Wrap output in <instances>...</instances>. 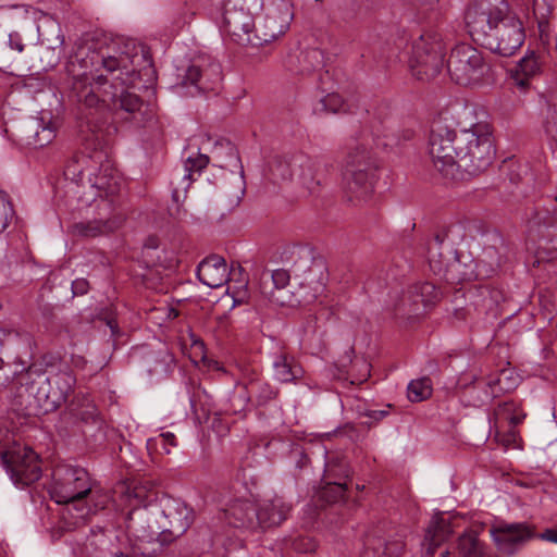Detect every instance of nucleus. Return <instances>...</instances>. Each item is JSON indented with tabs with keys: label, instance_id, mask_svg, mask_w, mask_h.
<instances>
[{
	"label": "nucleus",
	"instance_id": "nucleus-61",
	"mask_svg": "<svg viewBox=\"0 0 557 557\" xmlns=\"http://www.w3.org/2000/svg\"><path fill=\"white\" fill-rule=\"evenodd\" d=\"M413 133L411 131L406 132V138L410 139L412 137Z\"/></svg>",
	"mask_w": 557,
	"mask_h": 557
},
{
	"label": "nucleus",
	"instance_id": "nucleus-12",
	"mask_svg": "<svg viewBox=\"0 0 557 557\" xmlns=\"http://www.w3.org/2000/svg\"><path fill=\"white\" fill-rule=\"evenodd\" d=\"M283 64L285 70L294 76L315 78L317 86L322 89L325 82L331 78L329 71L324 70V53L318 48L289 52Z\"/></svg>",
	"mask_w": 557,
	"mask_h": 557
},
{
	"label": "nucleus",
	"instance_id": "nucleus-20",
	"mask_svg": "<svg viewBox=\"0 0 557 557\" xmlns=\"http://www.w3.org/2000/svg\"><path fill=\"white\" fill-rule=\"evenodd\" d=\"M57 135V126L49 112H41L39 116H32L23 126L22 140L34 149L48 146Z\"/></svg>",
	"mask_w": 557,
	"mask_h": 557
},
{
	"label": "nucleus",
	"instance_id": "nucleus-30",
	"mask_svg": "<svg viewBox=\"0 0 557 557\" xmlns=\"http://www.w3.org/2000/svg\"><path fill=\"white\" fill-rule=\"evenodd\" d=\"M190 513L191 511L185 506L177 508L175 512L169 511L166 518H169L170 528L158 534L160 541L162 543L170 541L168 535L172 537L183 535L191 524Z\"/></svg>",
	"mask_w": 557,
	"mask_h": 557
},
{
	"label": "nucleus",
	"instance_id": "nucleus-59",
	"mask_svg": "<svg viewBox=\"0 0 557 557\" xmlns=\"http://www.w3.org/2000/svg\"><path fill=\"white\" fill-rule=\"evenodd\" d=\"M94 185H96L98 188H104L106 187L103 183H100L98 181H96Z\"/></svg>",
	"mask_w": 557,
	"mask_h": 557
},
{
	"label": "nucleus",
	"instance_id": "nucleus-40",
	"mask_svg": "<svg viewBox=\"0 0 557 557\" xmlns=\"http://www.w3.org/2000/svg\"><path fill=\"white\" fill-rule=\"evenodd\" d=\"M92 116V113H89V115H86V126L88 128V131L91 132V135H92V138H87V143L86 144H89L91 146H96V147H104V144H103V136H102V131H101V127L95 123L94 121V117Z\"/></svg>",
	"mask_w": 557,
	"mask_h": 557
},
{
	"label": "nucleus",
	"instance_id": "nucleus-43",
	"mask_svg": "<svg viewBox=\"0 0 557 557\" xmlns=\"http://www.w3.org/2000/svg\"><path fill=\"white\" fill-rule=\"evenodd\" d=\"M57 41H58V46L55 47H48L47 48V52H51L53 54L52 57V60L49 61L48 65L50 67H53L54 65L58 64V62L60 61L61 59V55L63 53V45H64V36L61 34V30L59 29L58 32V35H57Z\"/></svg>",
	"mask_w": 557,
	"mask_h": 557
},
{
	"label": "nucleus",
	"instance_id": "nucleus-60",
	"mask_svg": "<svg viewBox=\"0 0 557 557\" xmlns=\"http://www.w3.org/2000/svg\"><path fill=\"white\" fill-rule=\"evenodd\" d=\"M128 521H129V523H128L127 528H128V529H133V528H134V527H133V522H134V521H133L132 516H129Z\"/></svg>",
	"mask_w": 557,
	"mask_h": 557
},
{
	"label": "nucleus",
	"instance_id": "nucleus-7",
	"mask_svg": "<svg viewBox=\"0 0 557 557\" xmlns=\"http://www.w3.org/2000/svg\"><path fill=\"white\" fill-rule=\"evenodd\" d=\"M263 0H226L223 11L224 32L239 46L252 47L255 15L262 10Z\"/></svg>",
	"mask_w": 557,
	"mask_h": 557
},
{
	"label": "nucleus",
	"instance_id": "nucleus-35",
	"mask_svg": "<svg viewBox=\"0 0 557 557\" xmlns=\"http://www.w3.org/2000/svg\"><path fill=\"white\" fill-rule=\"evenodd\" d=\"M407 392L408 398L412 403L425 400L432 395L431 380L429 377L413 380L409 383Z\"/></svg>",
	"mask_w": 557,
	"mask_h": 557
},
{
	"label": "nucleus",
	"instance_id": "nucleus-47",
	"mask_svg": "<svg viewBox=\"0 0 557 557\" xmlns=\"http://www.w3.org/2000/svg\"><path fill=\"white\" fill-rule=\"evenodd\" d=\"M89 289V283L86 278H76L72 282V292L74 296H83Z\"/></svg>",
	"mask_w": 557,
	"mask_h": 557
},
{
	"label": "nucleus",
	"instance_id": "nucleus-62",
	"mask_svg": "<svg viewBox=\"0 0 557 557\" xmlns=\"http://www.w3.org/2000/svg\"><path fill=\"white\" fill-rule=\"evenodd\" d=\"M230 151H231L232 154L236 156V151H235V149L233 147H230Z\"/></svg>",
	"mask_w": 557,
	"mask_h": 557
},
{
	"label": "nucleus",
	"instance_id": "nucleus-23",
	"mask_svg": "<svg viewBox=\"0 0 557 557\" xmlns=\"http://www.w3.org/2000/svg\"><path fill=\"white\" fill-rule=\"evenodd\" d=\"M225 521L234 528L258 527V504L248 498L230 502L223 510Z\"/></svg>",
	"mask_w": 557,
	"mask_h": 557
},
{
	"label": "nucleus",
	"instance_id": "nucleus-45",
	"mask_svg": "<svg viewBox=\"0 0 557 557\" xmlns=\"http://www.w3.org/2000/svg\"><path fill=\"white\" fill-rule=\"evenodd\" d=\"M290 456L295 459L298 469L306 468L310 462L308 454L301 446H295L290 451Z\"/></svg>",
	"mask_w": 557,
	"mask_h": 557
},
{
	"label": "nucleus",
	"instance_id": "nucleus-38",
	"mask_svg": "<svg viewBox=\"0 0 557 557\" xmlns=\"http://www.w3.org/2000/svg\"><path fill=\"white\" fill-rule=\"evenodd\" d=\"M542 65V57L534 52L525 55L519 63L521 73L527 77H531L540 73Z\"/></svg>",
	"mask_w": 557,
	"mask_h": 557
},
{
	"label": "nucleus",
	"instance_id": "nucleus-10",
	"mask_svg": "<svg viewBox=\"0 0 557 557\" xmlns=\"http://www.w3.org/2000/svg\"><path fill=\"white\" fill-rule=\"evenodd\" d=\"M263 17L257 24L252 48L262 47L284 35L294 17L290 0H265Z\"/></svg>",
	"mask_w": 557,
	"mask_h": 557
},
{
	"label": "nucleus",
	"instance_id": "nucleus-50",
	"mask_svg": "<svg viewBox=\"0 0 557 557\" xmlns=\"http://www.w3.org/2000/svg\"><path fill=\"white\" fill-rule=\"evenodd\" d=\"M12 211L9 203L2 202L0 206V218L4 216L3 222H1L0 231H4L9 225L8 214Z\"/></svg>",
	"mask_w": 557,
	"mask_h": 557
},
{
	"label": "nucleus",
	"instance_id": "nucleus-39",
	"mask_svg": "<svg viewBox=\"0 0 557 557\" xmlns=\"http://www.w3.org/2000/svg\"><path fill=\"white\" fill-rule=\"evenodd\" d=\"M346 490V482H330L322 490L321 497L329 503H336L344 498Z\"/></svg>",
	"mask_w": 557,
	"mask_h": 557
},
{
	"label": "nucleus",
	"instance_id": "nucleus-4",
	"mask_svg": "<svg viewBox=\"0 0 557 557\" xmlns=\"http://www.w3.org/2000/svg\"><path fill=\"white\" fill-rule=\"evenodd\" d=\"M53 498L65 507L62 511V531H71L97 511L91 506L96 492L91 486L89 473L79 467L61 466L54 471Z\"/></svg>",
	"mask_w": 557,
	"mask_h": 557
},
{
	"label": "nucleus",
	"instance_id": "nucleus-55",
	"mask_svg": "<svg viewBox=\"0 0 557 557\" xmlns=\"http://www.w3.org/2000/svg\"><path fill=\"white\" fill-rule=\"evenodd\" d=\"M537 24H539V28L541 30V34L546 32V29L548 28V22H547V20L544 16L541 20L537 21Z\"/></svg>",
	"mask_w": 557,
	"mask_h": 557
},
{
	"label": "nucleus",
	"instance_id": "nucleus-57",
	"mask_svg": "<svg viewBox=\"0 0 557 557\" xmlns=\"http://www.w3.org/2000/svg\"><path fill=\"white\" fill-rule=\"evenodd\" d=\"M441 557H449L450 553L448 549H443L441 553H440Z\"/></svg>",
	"mask_w": 557,
	"mask_h": 557
},
{
	"label": "nucleus",
	"instance_id": "nucleus-14",
	"mask_svg": "<svg viewBox=\"0 0 557 557\" xmlns=\"http://www.w3.org/2000/svg\"><path fill=\"white\" fill-rule=\"evenodd\" d=\"M1 458L15 484L29 485L41 478L39 456L30 447H16Z\"/></svg>",
	"mask_w": 557,
	"mask_h": 557
},
{
	"label": "nucleus",
	"instance_id": "nucleus-24",
	"mask_svg": "<svg viewBox=\"0 0 557 557\" xmlns=\"http://www.w3.org/2000/svg\"><path fill=\"white\" fill-rule=\"evenodd\" d=\"M209 163V157L197 153L195 157H188L182 170L173 174L171 184L173 185L172 197L178 200L181 191H186L193 182V173L200 172Z\"/></svg>",
	"mask_w": 557,
	"mask_h": 557
},
{
	"label": "nucleus",
	"instance_id": "nucleus-63",
	"mask_svg": "<svg viewBox=\"0 0 557 557\" xmlns=\"http://www.w3.org/2000/svg\"><path fill=\"white\" fill-rule=\"evenodd\" d=\"M536 12H537V4L535 5L534 8V14L536 15Z\"/></svg>",
	"mask_w": 557,
	"mask_h": 557
},
{
	"label": "nucleus",
	"instance_id": "nucleus-53",
	"mask_svg": "<svg viewBox=\"0 0 557 557\" xmlns=\"http://www.w3.org/2000/svg\"><path fill=\"white\" fill-rule=\"evenodd\" d=\"M107 325L110 327L113 335L117 333L119 325L115 319L109 318L107 320Z\"/></svg>",
	"mask_w": 557,
	"mask_h": 557
},
{
	"label": "nucleus",
	"instance_id": "nucleus-58",
	"mask_svg": "<svg viewBox=\"0 0 557 557\" xmlns=\"http://www.w3.org/2000/svg\"><path fill=\"white\" fill-rule=\"evenodd\" d=\"M518 85L521 87V88H525L528 86V82L525 79H521L519 81Z\"/></svg>",
	"mask_w": 557,
	"mask_h": 557
},
{
	"label": "nucleus",
	"instance_id": "nucleus-49",
	"mask_svg": "<svg viewBox=\"0 0 557 557\" xmlns=\"http://www.w3.org/2000/svg\"><path fill=\"white\" fill-rule=\"evenodd\" d=\"M405 548V544L399 541L388 542L385 545V554L392 557L398 556Z\"/></svg>",
	"mask_w": 557,
	"mask_h": 557
},
{
	"label": "nucleus",
	"instance_id": "nucleus-33",
	"mask_svg": "<svg viewBox=\"0 0 557 557\" xmlns=\"http://www.w3.org/2000/svg\"><path fill=\"white\" fill-rule=\"evenodd\" d=\"M265 176L274 184L288 181L292 177L290 164L281 157H274L268 163Z\"/></svg>",
	"mask_w": 557,
	"mask_h": 557
},
{
	"label": "nucleus",
	"instance_id": "nucleus-8",
	"mask_svg": "<svg viewBox=\"0 0 557 557\" xmlns=\"http://www.w3.org/2000/svg\"><path fill=\"white\" fill-rule=\"evenodd\" d=\"M446 67L450 78L462 86L481 84L491 73V66L482 52L468 44L451 49Z\"/></svg>",
	"mask_w": 557,
	"mask_h": 557
},
{
	"label": "nucleus",
	"instance_id": "nucleus-42",
	"mask_svg": "<svg viewBox=\"0 0 557 557\" xmlns=\"http://www.w3.org/2000/svg\"><path fill=\"white\" fill-rule=\"evenodd\" d=\"M274 289L280 290L286 287L289 283V273L284 269H277L270 275Z\"/></svg>",
	"mask_w": 557,
	"mask_h": 557
},
{
	"label": "nucleus",
	"instance_id": "nucleus-32",
	"mask_svg": "<svg viewBox=\"0 0 557 557\" xmlns=\"http://www.w3.org/2000/svg\"><path fill=\"white\" fill-rule=\"evenodd\" d=\"M449 535L448 525L444 523V521H434L426 531L425 542H428V546L425 548V553L428 556H433L436 548L440 547L442 542H444Z\"/></svg>",
	"mask_w": 557,
	"mask_h": 557
},
{
	"label": "nucleus",
	"instance_id": "nucleus-25",
	"mask_svg": "<svg viewBox=\"0 0 557 557\" xmlns=\"http://www.w3.org/2000/svg\"><path fill=\"white\" fill-rule=\"evenodd\" d=\"M274 377L281 383H292L302 376L304 370L294 356L284 349L272 355Z\"/></svg>",
	"mask_w": 557,
	"mask_h": 557
},
{
	"label": "nucleus",
	"instance_id": "nucleus-44",
	"mask_svg": "<svg viewBox=\"0 0 557 557\" xmlns=\"http://www.w3.org/2000/svg\"><path fill=\"white\" fill-rule=\"evenodd\" d=\"M156 444L164 454L169 455L171 453V447H175L177 443L175 435L171 432H166L160 434Z\"/></svg>",
	"mask_w": 557,
	"mask_h": 557
},
{
	"label": "nucleus",
	"instance_id": "nucleus-51",
	"mask_svg": "<svg viewBox=\"0 0 557 557\" xmlns=\"http://www.w3.org/2000/svg\"><path fill=\"white\" fill-rule=\"evenodd\" d=\"M541 539L557 544V530L547 529L541 534Z\"/></svg>",
	"mask_w": 557,
	"mask_h": 557
},
{
	"label": "nucleus",
	"instance_id": "nucleus-29",
	"mask_svg": "<svg viewBox=\"0 0 557 557\" xmlns=\"http://www.w3.org/2000/svg\"><path fill=\"white\" fill-rule=\"evenodd\" d=\"M457 549L460 557H496L473 530L465 531L458 537Z\"/></svg>",
	"mask_w": 557,
	"mask_h": 557
},
{
	"label": "nucleus",
	"instance_id": "nucleus-48",
	"mask_svg": "<svg viewBox=\"0 0 557 557\" xmlns=\"http://www.w3.org/2000/svg\"><path fill=\"white\" fill-rule=\"evenodd\" d=\"M9 46L20 53L24 51L25 45L22 36L17 32H13L9 35Z\"/></svg>",
	"mask_w": 557,
	"mask_h": 557
},
{
	"label": "nucleus",
	"instance_id": "nucleus-21",
	"mask_svg": "<svg viewBox=\"0 0 557 557\" xmlns=\"http://www.w3.org/2000/svg\"><path fill=\"white\" fill-rule=\"evenodd\" d=\"M109 153L104 147H96L86 144L85 151L81 156H74V158L65 165L64 175L72 182L79 183L84 178L86 171L92 174V171L98 165H103L108 161Z\"/></svg>",
	"mask_w": 557,
	"mask_h": 557
},
{
	"label": "nucleus",
	"instance_id": "nucleus-22",
	"mask_svg": "<svg viewBox=\"0 0 557 557\" xmlns=\"http://www.w3.org/2000/svg\"><path fill=\"white\" fill-rule=\"evenodd\" d=\"M491 244L483 249L482 256L475 263V268L482 277H488L509 259L510 248L499 234H494Z\"/></svg>",
	"mask_w": 557,
	"mask_h": 557
},
{
	"label": "nucleus",
	"instance_id": "nucleus-5",
	"mask_svg": "<svg viewBox=\"0 0 557 557\" xmlns=\"http://www.w3.org/2000/svg\"><path fill=\"white\" fill-rule=\"evenodd\" d=\"M379 163L375 156L363 145H358L347 153L343 184L348 201L358 205L367 201L374 191Z\"/></svg>",
	"mask_w": 557,
	"mask_h": 557
},
{
	"label": "nucleus",
	"instance_id": "nucleus-54",
	"mask_svg": "<svg viewBox=\"0 0 557 557\" xmlns=\"http://www.w3.org/2000/svg\"><path fill=\"white\" fill-rule=\"evenodd\" d=\"M502 383V379L493 380L487 383L488 387L492 389V396H496L495 387Z\"/></svg>",
	"mask_w": 557,
	"mask_h": 557
},
{
	"label": "nucleus",
	"instance_id": "nucleus-36",
	"mask_svg": "<svg viewBox=\"0 0 557 557\" xmlns=\"http://www.w3.org/2000/svg\"><path fill=\"white\" fill-rule=\"evenodd\" d=\"M314 111L317 113L345 112L346 103H345L344 99L342 98V96H339L336 92H331L320 99L318 106L314 108Z\"/></svg>",
	"mask_w": 557,
	"mask_h": 557
},
{
	"label": "nucleus",
	"instance_id": "nucleus-1",
	"mask_svg": "<svg viewBox=\"0 0 557 557\" xmlns=\"http://www.w3.org/2000/svg\"><path fill=\"white\" fill-rule=\"evenodd\" d=\"M72 76L71 96L87 109L113 107L124 119L144 126L156 115V106L145 102L127 88H147L156 79L152 60L143 47L111 41L98 46L89 38L76 42L66 64Z\"/></svg>",
	"mask_w": 557,
	"mask_h": 557
},
{
	"label": "nucleus",
	"instance_id": "nucleus-15",
	"mask_svg": "<svg viewBox=\"0 0 557 557\" xmlns=\"http://www.w3.org/2000/svg\"><path fill=\"white\" fill-rule=\"evenodd\" d=\"M490 534L498 553L511 557L535 536V531L525 522L499 521L490 528Z\"/></svg>",
	"mask_w": 557,
	"mask_h": 557
},
{
	"label": "nucleus",
	"instance_id": "nucleus-9",
	"mask_svg": "<svg viewBox=\"0 0 557 557\" xmlns=\"http://www.w3.org/2000/svg\"><path fill=\"white\" fill-rule=\"evenodd\" d=\"M76 377L66 368L39 381L27 384V392L34 396L45 411H52L67 401L73 393Z\"/></svg>",
	"mask_w": 557,
	"mask_h": 557
},
{
	"label": "nucleus",
	"instance_id": "nucleus-64",
	"mask_svg": "<svg viewBox=\"0 0 557 557\" xmlns=\"http://www.w3.org/2000/svg\"><path fill=\"white\" fill-rule=\"evenodd\" d=\"M555 201L557 202V196L555 197Z\"/></svg>",
	"mask_w": 557,
	"mask_h": 557
},
{
	"label": "nucleus",
	"instance_id": "nucleus-28",
	"mask_svg": "<svg viewBox=\"0 0 557 557\" xmlns=\"http://www.w3.org/2000/svg\"><path fill=\"white\" fill-rule=\"evenodd\" d=\"M407 298L412 302L414 308L408 310L406 313L409 315L419 314V305H422L424 308L434 305L441 299V292L433 283H418L410 287Z\"/></svg>",
	"mask_w": 557,
	"mask_h": 557
},
{
	"label": "nucleus",
	"instance_id": "nucleus-6",
	"mask_svg": "<svg viewBox=\"0 0 557 557\" xmlns=\"http://www.w3.org/2000/svg\"><path fill=\"white\" fill-rule=\"evenodd\" d=\"M446 45L436 29L424 30L412 42L410 69L418 79H431L441 73L444 66Z\"/></svg>",
	"mask_w": 557,
	"mask_h": 557
},
{
	"label": "nucleus",
	"instance_id": "nucleus-37",
	"mask_svg": "<svg viewBox=\"0 0 557 557\" xmlns=\"http://www.w3.org/2000/svg\"><path fill=\"white\" fill-rule=\"evenodd\" d=\"M518 410V405L513 400H508L499 404L495 410L494 414L496 419L508 420L510 425L516 426L522 422L525 414L518 416L516 412Z\"/></svg>",
	"mask_w": 557,
	"mask_h": 557
},
{
	"label": "nucleus",
	"instance_id": "nucleus-17",
	"mask_svg": "<svg viewBox=\"0 0 557 557\" xmlns=\"http://www.w3.org/2000/svg\"><path fill=\"white\" fill-rule=\"evenodd\" d=\"M429 265L435 275L440 276L448 284H459L481 276L472 261L466 263L458 256H454L446 261L443 259L442 253L436 258L433 248L431 249Z\"/></svg>",
	"mask_w": 557,
	"mask_h": 557
},
{
	"label": "nucleus",
	"instance_id": "nucleus-26",
	"mask_svg": "<svg viewBox=\"0 0 557 557\" xmlns=\"http://www.w3.org/2000/svg\"><path fill=\"white\" fill-rule=\"evenodd\" d=\"M290 507L280 497L258 504V527L280 525L287 517Z\"/></svg>",
	"mask_w": 557,
	"mask_h": 557
},
{
	"label": "nucleus",
	"instance_id": "nucleus-52",
	"mask_svg": "<svg viewBox=\"0 0 557 557\" xmlns=\"http://www.w3.org/2000/svg\"><path fill=\"white\" fill-rule=\"evenodd\" d=\"M158 247H159V239H158V237H156V236H150V237H148V238L146 239V242H145V245H144V248H145L146 250H150V249L154 250V249H157Z\"/></svg>",
	"mask_w": 557,
	"mask_h": 557
},
{
	"label": "nucleus",
	"instance_id": "nucleus-11",
	"mask_svg": "<svg viewBox=\"0 0 557 557\" xmlns=\"http://www.w3.org/2000/svg\"><path fill=\"white\" fill-rule=\"evenodd\" d=\"M176 86L194 88L198 92L215 90L222 81L221 64L210 57H198L187 66L177 67Z\"/></svg>",
	"mask_w": 557,
	"mask_h": 557
},
{
	"label": "nucleus",
	"instance_id": "nucleus-18",
	"mask_svg": "<svg viewBox=\"0 0 557 557\" xmlns=\"http://www.w3.org/2000/svg\"><path fill=\"white\" fill-rule=\"evenodd\" d=\"M242 386L244 393L238 396V406L234 404L235 398L232 400L234 413L242 412L248 404L255 407L267 406L278 396V389L257 374L249 376Z\"/></svg>",
	"mask_w": 557,
	"mask_h": 557
},
{
	"label": "nucleus",
	"instance_id": "nucleus-16",
	"mask_svg": "<svg viewBox=\"0 0 557 557\" xmlns=\"http://www.w3.org/2000/svg\"><path fill=\"white\" fill-rule=\"evenodd\" d=\"M98 218L75 222L69 226V233L74 237L95 238L106 236L123 224V218L119 214H110L111 207L108 202L102 201Z\"/></svg>",
	"mask_w": 557,
	"mask_h": 557
},
{
	"label": "nucleus",
	"instance_id": "nucleus-19",
	"mask_svg": "<svg viewBox=\"0 0 557 557\" xmlns=\"http://www.w3.org/2000/svg\"><path fill=\"white\" fill-rule=\"evenodd\" d=\"M244 269L237 264L232 265L231 270H227L226 261L219 255H211L203 259L197 267V277L199 281L211 287H221L228 280H236V273L243 272Z\"/></svg>",
	"mask_w": 557,
	"mask_h": 557
},
{
	"label": "nucleus",
	"instance_id": "nucleus-13",
	"mask_svg": "<svg viewBox=\"0 0 557 557\" xmlns=\"http://www.w3.org/2000/svg\"><path fill=\"white\" fill-rule=\"evenodd\" d=\"M537 236L536 256L540 261L557 258V206H546L537 210L531 221Z\"/></svg>",
	"mask_w": 557,
	"mask_h": 557
},
{
	"label": "nucleus",
	"instance_id": "nucleus-31",
	"mask_svg": "<svg viewBox=\"0 0 557 557\" xmlns=\"http://www.w3.org/2000/svg\"><path fill=\"white\" fill-rule=\"evenodd\" d=\"M547 113L544 121V132L548 144L557 150V90H553L547 96Z\"/></svg>",
	"mask_w": 557,
	"mask_h": 557
},
{
	"label": "nucleus",
	"instance_id": "nucleus-2",
	"mask_svg": "<svg viewBox=\"0 0 557 557\" xmlns=\"http://www.w3.org/2000/svg\"><path fill=\"white\" fill-rule=\"evenodd\" d=\"M428 149L434 169L448 181H456L460 170L472 176L479 175L495 158L488 124L475 123L457 132L454 122L446 116L433 120Z\"/></svg>",
	"mask_w": 557,
	"mask_h": 557
},
{
	"label": "nucleus",
	"instance_id": "nucleus-56",
	"mask_svg": "<svg viewBox=\"0 0 557 557\" xmlns=\"http://www.w3.org/2000/svg\"><path fill=\"white\" fill-rule=\"evenodd\" d=\"M262 293H263L264 295H267L271 300H276V301H278V298H277V297L275 296V294H274V289H271V290H269V292H268V290H265V287H262Z\"/></svg>",
	"mask_w": 557,
	"mask_h": 557
},
{
	"label": "nucleus",
	"instance_id": "nucleus-46",
	"mask_svg": "<svg viewBox=\"0 0 557 557\" xmlns=\"http://www.w3.org/2000/svg\"><path fill=\"white\" fill-rule=\"evenodd\" d=\"M388 413V410H369L364 413V417H367L369 420L364 421L363 423L368 426H372L376 422L387 417Z\"/></svg>",
	"mask_w": 557,
	"mask_h": 557
},
{
	"label": "nucleus",
	"instance_id": "nucleus-27",
	"mask_svg": "<svg viewBox=\"0 0 557 557\" xmlns=\"http://www.w3.org/2000/svg\"><path fill=\"white\" fill-rule=\"evenodd\" d=\"M299 180L301 185L310 194H315L324 180V173L327 171V164L321 159L307 158L300 163Z\"/></svg>",
	"mask_w": 557,
	"mask_h": 557
},
{
	"label": "nucleus",
	"instance_id": "nucleus-41",
	"mask_svg": "<svg viewBox=\"0 0 557 557\" xmlns=\"http://www.w3.org/2000/svg\"><path fill=\"white\" fill-rule=\"evenodd\" d=\"M245 193L244 188V172L243 169L239 172L238 177H236V185L232 193H225V197L228 199L231 206H237Z\"/></svg>",
	"mask_w": 557,
	"mask_h": 557
},
{
	"label": "nucleus",
	"instance_id": "nucleus-3",
	"mask_svg": "<svg viewBox=\"0 0 557 557\" xmlns=\"http://www.w3.org/2000/svg\"><path fill=\"white\" fill-rule=\"evenodd\" d=\"M465 18L473 41L502 57L513 55L524 42L522 23L504 16L497 8L475 4L467 10Z\"/></svg>",
	"mask_w": 557,
	"mask_h": 557
},
{
	"label": "nucleus",
	"instance_id": "nucleus-34",
	"mask_svg": "<svg viewBox=\"0 0 557 557\" xmlns=\"http://www.w3.org/2000/svg\"><path fill=\"white\" fill-rule=\"evenodd\" d=\"M461 226L460 225H449L447 227L442 228L438 231L433 238V242L429 245V258L431 257V249L433 248V252L435 253L436 258H438V255L441 253L438 251L440 247L445 243L448 242L450 246L455 245L457 237H460L461 234Z\"/></svg>",
	"mask_w": 557,
	"mask_h": 557
}]
</instances>
